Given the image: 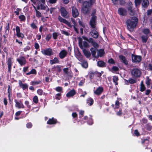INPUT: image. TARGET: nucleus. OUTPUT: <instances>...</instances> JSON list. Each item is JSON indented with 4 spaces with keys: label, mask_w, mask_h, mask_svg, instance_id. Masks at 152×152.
Masks as SVG:
<instances>
[{
    "label": "nucleus",
    "mask_w": 152,
    "mask_h": 152,
    "mask_svg": "<svg viewBox=\"0 0 152 152\" xmlns=\"http://www.w3.org/2000/svg\"><path fill=\"white\" fill-rule=\"evenodd\" d=\"M80 62L81 63H80V64L83 67L86 69L88 67V63L86 61L83 59V61Z\"/></svg>",
    "instance_id": "b1692460"
},
{
    "label": "nucleus",
    "mask_w": 152,
    "mask_h": 152,
    "mask_svg": "<svg viewBox=\"0 0 152 152\" xmlns=\"http://www.w3.org/2000/svg\"><path fill=\"white\" fill-rule=\"evenodd\" d=\"M39 56H35L34 58V61L35 62L37 63L38 62V60L39 59Z\"/></svg>",
    "instance_id": "5fc2aeb1"
},
{
    "label": "nucleus",
    "mask_w": 152,
    "mask_h": 152,
    "mask_svg": "<svg viewBox=\"0 0 152 152\" xmlns=\"http://www.w3.org/2000/svg\"><path fill=\"white\" fill-rule=\"evenodd\" d=\"M96 16H94L92 17L91 19L89 22V24L91 26V28H96Z\"/></svg>",
    "instance_id": "39448f33"
},
{
    "label": "nucleus",
    "mask_w": 152,
    "mask_h": 152,
    "mask_svg": "<svg viewBox=\"0 0 152 152\" xmlns=\"http://www.w3.org/2000/svg\"><path fill=\"white\" fill-rule=\"evenodd\" d=\"M140 91L142 92L145 90V86L143 84L141 83L140 84Z\"/></svg>",
    "instance_id": "4c0bfd02"
},
{
    "label": "nucleus",
    "mask_w": 152,
    "mask_h": 152,
    "mask_svg": "<svg viewBox=\"0 0 152 152\" xmlns=\"http://www.w3.org/2000/svg\"><path fill=\"white\" fill-rule=\"evenodd\" d=\"M142 0H135L134 3L136 6L137 7L140 4Z\"/></svg>",
    "instance_id": "f704fd0d"
},
{
    "label": "nucleus",
    "mask_w": 152,
    "mask_h": 152,
    "mask_svg": "<svg viewBox=\"0 0 152 152\" xmlns=\"http://www.w3.org/2000/svg\"><path fill=\"white\" fill-rule=\"evenodd\" d=\"M51 36L50 34L48 35L46 37V39L47 41H49L50 39Z\"/></svg>",
    "instance_id": "69168bd1"
},
{
    "label": "nucleus",
    "mask_w": 152,
    "mask_h": 152,
    "mask_svg": "<svg viewBox=\"0 0 152 152\" xmlns=\"http://www.w3.org/2000/svg\"><path fill=\"white\" fill-rule=\"evenodd\" d=\"M16 35L18 37L22 38L24 37V35L23 34L20 33V29L18 26H16Z\"/></svg>",
    "instance_id": "dca6fc26"
},
{
    "label": "nucleus",
    "mask_w": 152,
    "mask_h": 152,
    "mask_svg": "<svg viewBox=\"0 0 152 152\" xmlns=\"http://www.w3.org/2000/svg\"><path fill=\"white\" fill-rule=\"evenodd\" d=\"M37 94L39 95H42L43 93V91L42 89H39L37 91Z\"/></svg>",
    "instance_id": "a18cd8bd"
},
{
    "label": "nucleus",
    "mask_w": 152,
    "mask_h": 152,
    "mask_svg": "<svg viewBox=\"0 0 152 152\" xmlns=\"http://www.w3.org/2000/svg\"><path fill=\"white\" fill-rule=\"evenodd\" d=\"M32 124L31 123H28L26 124V127L28 128H30L31 127Z\"/></svg>",
    "instance_id": "e2e57ef3"
},
{
    "label": "nucleus",
    "mask_w": 152,
    "mask_h": 152,
    "mask_svg": "<svg viewBox=\"0 0 152 152\" xmlns=\"http://www.w3.org/2000/svg\"><path fill=\"white\" fill-rule=\"evenodd\" d=\"M31 26L33 29H35L37 28V26L34 23H33L31 24Z\"/></svg>",
    "instance_id": "de8ad7c7"
},
{
    "label": "nucleus",
    "mask_w": 152,
    "mask_h": 152,
    "mask_svg": "<svg viewBox=\"0 0 152 152\" xmlns=\"http://www.w3.org/2000/svg\"><path fill=\"white\" fill-rule=\"evenodd\" d=\"M148 36L143 35L141 37L142 41L143 43H145L147 41Z\"/></svg>",
    "instance_id": "2f4dec72"
},
{
    "label": "nucleus",
    "mask_w": 152,
    "mask_h": 152,
    "mask_svg": "<svg viewBox=\"0 0 152 152\" xmlns=\"http://www.w3.org/2000/svg\"><path fill=\"white\" fill-rule=\"evenodd\" d=\"M53 36L54 39H57L58 36V34L56 32H54L53 34Z\"/></svg>",
    "instance_id": "09e8293b"
},
{
    "label": "nucleus",
    "mask_w": 152,
    "mask_h": 152,
    "mask_svg": "<svg viewBox=\"0 0 152 152\" xmlns=\"http://www.w3.org/2000/svg\"><path fill=\"white\" fill-rule=\"evenodd\" d=\"M149 5V1L148 0H143L142 4V6L145 7H147Z\"/></svg>",
    "instance_id": "bb28decb"
},
{
    "label": "nucleus",
    "mask_w": 152,
    "mask_h": 152,
    "mask_svg": "<svg viewBox=\"0 0 152 152\" xmlns=\"http://www.w3.org/2000/svg\"><path fill=\"white\" fill-rule=\"evenodd\" d=\"M83 45L86 48L89 47V46L88 43L86 41L83 42Z\"/></svg>",
    "instance_id": "c03bdc74"
},
{
    "label": "nucleus",
    "mask_w": 152,
    "mask_h": 152,
    "mask_svg": "<svg viewBox=\"0 0 152 152\" xmlns=\"http://www.w3.org/2000/svg\"><path fill=\"white\" fill-rule=\"evenodd\" d=\"M38 97L37 96H35L33 98V101L35 103L37 104L38 102Z\"/></svg>",
    "instance_id": "79ce46f5"
},
{
    "label": "nucleus",
    "mask_w": 152,
    "mask_h": 152,
    "mask_svg": "<svg viewBox=\"0 0 152 152\" xmlns=\"http://www.w3.org/2000/svg\"><path fill=\"white\" fill-rule=\"evenodd\" d=\"M85 83V80H81L80 82L79 83V85L80 86H83V84L84 83Z\"/></svg>",
    "instance_id": "338daca9"
},
{
    "label": "nucleus",
    "mask_w": 152,
    "mask_h": 152,
    "mask_svg": "<svg viewBox=\"0 0 152 152\" xmlns=\"http://www.w3.org/2000/svg\"><path fill=\"white\" fill-rule=\"evenodd\" d=\"M75 56L80 61H83V56L79 51L75 53Z\"/></svg>",
    "instance_id": "4468645a"
},
{
    "label": "nucleus",
    "mask_w": 152,
    "mask_h": 152,
    "mask_svg": "<svg viewBox=\"0 0 152 152\" xmlns=\"http://www.w3.org/2000/svg\"><path fill=\"white\" fill-rule=\"evenodd\" d=\"M59 62V61L58 60V59L56 57H55L53 59L50 61V63L51 64L58 63Z\"/></svg>",
    "instance_id": "c85d7f7f"
},
{
    "label": "nucleus",
    "mask_w": 152,
    "mask_h": 152,
    "mask_svg": "<svg viewBox=\"0 0 152 152\" xmlns=\"http://www.w3.org/2000/svg\"><path fill=\"white\" fill-rule=\"evenodd\" d=\"M141 59L142 57L140 56L132 54V60L134 62H139Z\"/></svg>",
    "instance_id": "ddd939ff"
},
{
    "label": "nucleus",
    "mask_w": 152,
    "mask_h": 152,
    "mask_svg": "<svg viewBox=\"0 0 152 152\" xmlns=\"http://www.w3.org/2000/svg\"><path fill=\"white\" fill-rule=\"evenodd\" d=\"M119 58L121 60V61L123 62L126 65L128 64V61H127L125 56L123 55H121L119 56Z\"/></svg>",
    "instance_id": "6ab92c4d"
},
{
    "label": "nucleus",
    "mask_w": 152,
    "mask_h": 152,
    "mask_svg": "<svg viewBox=\"0 0 152 152\" xmlns=\"http://www.w3.org/2000/svg\"><path fill=\"white\" fill-rule=\"evenodd\" d=\"M30 49V48L29 46H27L23 49L24 51L26 52L27 51L29 50Z\"/></svg>",
    "instance_id": "6e6d98bb"
},
{
    "label": "nucleus",
    "mask_w": 152,
    "mask_h": 152,
    "mask_svg": "<svg viewBox=\"0 0 152 152\" xmlns=\"http://www.w3.org/2000/svg\"><path fill=\"white\" fill-rule=\"evenodd\" d=\"M41 53L43 54L48 56H50L53 55V52L50 48L44 49L41 51Z\"/></svg>",
    "instance_id": "1a4fd4ad"
},
{
    "label": "nucleus",
    "mask_w": 152,
    "mask_h": 152,
    "mask_svg": "<svg viewBox=\"0 0 152 152\" xmlns=\"http://www.w3.org/2000/svg\"><path fill=\"white\" fill-rule=\"evenodd\" d=\"M92 56L95 58H97V55H96V49L92 48L90 50Z\"/></svg>",
    "instance_id": "c756f323"
},
{
    "label": "nucleus",
    "mask_w": 152,
    "mask_h": 152,
    "mask_svg": "<svg viewBox=\"0 0 152 152\" xmlns=\"http://www.w3.org/2000/svg\"><path fill=\"white\" fill-rule=\"evenodd\" d=\"M17 61L21 66L25 65L26 63V61L24 56H20L17 58Z\"/></svg>",
    "instance_id": "6e6552de"
},
{
    "label": "nucleus",
    "mask_w": 152,
    "mask_h": 152,
    "mask_svg": "<svg viewBox=\"0 0 152 152\" xmlns=\"http://www.w3.org/2000/svg\"><path fill=\"white\" fill-rule=\"evenodd\" d=\"M142 32L144 34L146 35V36H148L150 32V31L148 28H145L143 29Z\"/></svg>",
    "instance_id": "473e14b6"
},
{
    "label": "nucleus",
    "mask_w": 152,
    "mask_h": 152,
    "mask_svg": "<svg viewBox=\"0 0 152 152\" xmlns=\"http://www.w3.org/2000/svg\"><path fill=\"white\" fill-rule=\"evenodd\" d=\"M138 19L135 17H133L128 19L126 22L127 29L130 31L133 30L137 26Z\"/></svg>",
    "instance_id": "f257e3e1"
},
{
    "label": "nucleus",
    "mask_w": 152,
    "mask_h": 152,
    "mask_svg": "<svg viewBox=\"0 0 152 152\" xmlns=\"http://www.w3.org/2000/svg\"><path fill=\"white\" fill-rule=\"evenodd\" d=\"M15 106L16 107L18 108H24V106L22 102H19L16 100H15Z\"/></svg>",
    "instance_id": "aec40b11"
},
{
    "label": "nucleus",
    "mask_w": 152,
    "mask_h": 152,
    "mask_svg": "<svg viewBox=\"0 0 152 152\" xmlns=\"http://www.w3.org/2000/svg\"><path fill=\"white\" fill-rule=\"evenodd\" d=\"M19 84L20 87L22 88L23 90L27 89L28 86L26 84H23L21 80L19 81Z\"/></svg>",
    "instance_id": "412c9836"
},
{
    "label": "nucleus",
    "mask_w": 152,
    "mask_h": 152,
    "mask_svg": "<svg viewBox=\"0 0 152 152\" xmlns=\"http://www.w3.org/2000/svg\"><path fill=\"white\" fill-rule=\"evenodd\" d=\"M39 4H45V0H37Z\"/></svg>",
    "instance_id": "0e129e2a"
},
{
    "label": "nucleus",
    "mask_w": 152,
    "mask_h": 152,
    "mask_svg": "<svg viewBox=\"0 0 152 152\" xmlns=\"http://www.w3.org/2000/svg\"><path fill=\"white\" fill-rule=\"evenodd\" d=\"M87 103L90 105H92L93 103V100L91 98H88L87 101Z\"/></svg>",
    "instance_id": "c9c22d12"
},
{
    "label": "nucleus",
    "mask_w": 152,
    "mask_h": 152,
    "mask_svg": "<svg viewBox=\"0 0 152 152\" xmlns=\"http://www.w3.org/2000/svg\"><path fill=\"white\" fill-rule=\"evenodd\" d=\"M71 20L72 22V23L73 24V25H72L73 26H76L77 25V24L75 20V19H73L72 18H71Z\"/></svg>",
    "instance_id": "864d4df0"
},
{
    "label": "nucleus",
    "mask_w": 152,
    "mask_h": 152,
    "mask_svg": "<svg viewBox=\"0 0 152 152\" xmlns=\"http://www.w3.org/2000/svg\"><path fill=\"white\" fill-rule=\"evenodd\" d=\"M104 53V51L102 49L99 50L97 52V58L103 56Z\"/></svg>",
    "instance_id": "7c9ffc66"
},
{
    "label": "nucleus",
    "mask_w": 152,
    "mask_h": 152,
    "mask_svg": "<svg viewBox=\"0 0 152 152\" xmlns=\"http://www.w3.org/2000/svg\"><path fill=\"white\" fill-rule=\"evenodd\" d=\"M146 128L148 130L150 131L152 129V126L147 124L146 125Z\"/></svg>",
    "instance_id": "3c124183"
},
{
    "label": "nucleus",
    "mask_w": 152,
    "mask_h": 152,
    "mask_svg": "<svg viewBox=\"0 0 152 152\" xmlns=\"http://www.w3.org/2000/svg\"><path fill=\"white\" fill-rule=\"evenodd\" d=\"M90 34L91 36L94 38H98L99 35V33L98 32L97 28H93V29L91 30V31L90 32Z\"/></svg>",
    "instance_id": "423d86ee"
},
{
    "label": "nucleus",
    "mask_w": 152,
    "mask_h": 152,
    "mask_svg": "<svg viewBox=\"0 0 152 152\" xmlns=\"http://www.w3.org/2000/svg\"><path fill=\"white\" fill-rule=\"evenodd\" d=\"M58 19L60 22L66 24L69 27L71 28L72 27V26L70 23L62 18L59 15L58 17Z\"/></svg>",
    "instance_id": "9b49d317"
},
{
    "label": "nucleus",
    "mask_w": 152,
    "mask_h": 152,
    "mask_svg": "<svg viewBox=\"0 0 152 152\" xmlns=\"http://www.w3.org/2000/svg\"><path fill=\"white\" fill-rule=\"evenodd\" d=\"M131 74L133 77L136 78L140 76L141 72L139 69L134 68L132 69Z\"/></svg>",
    "instance_id": "7ed1b4c3"
},
{
    "label": "nucleus",
    "mask_w": 152,
    "mask_h": 152,
    "mask_svg": "<svg viewBox=\"0 0 152 152\" xmlns=\"http://www.w3.org/2000/svg\"><path fill=\"white\" fill-rule=\"evenodd\" d=\"M83 51L85 56L87 58H89L90 57L91 54L89 51L85 49L83 50Z\"/></svg>",
    "instance_id": "393cba45"
},
{
    "label": "nucleus",
    "mask_w": 152,
    "mask_h": 152,
    "mask_svg": "<svg viewBox=\"0 0 152 152\" xmlns=\"http://www.w3.org/2000/svg\"><path fill=\"white\" fill-rule=\"evenodd\" d=\"M97 66L99 67H104L106 66L105 63L102 61H99L97 63Z\"/></svg>",
    "instance_id": "a878e982"
},
{
    "label": "nucleus",
    "mask_w": 152,
    "mask_h": 152,
    "mask_svg": "<svg viewBox=\"0 0 152 152\" xmlns=\"http://www.w3.org/2000/svg\"><path fill=\"white\" fill-rule=\"evenodd\" d=\"M54 68L58 72H60L61 71V67L60 66H55L54 67Z\"/></svg>",
    "instance_id": "58836bf2"
},
{
    "label": "nucleus",
    "mask_w": 152,
    "mask_h": 152,
    "mask_svg": "<svg viewBox=\"0 0 152 152\" xmlns=\"http://www.w3.org/2000/svg\"><path fill=\"white\" fill-rule=\"evenodd\" d=\"M151 80L148 77H147V80L146 81V84L148 87H149L150 86Z\"/></svg>",
    "instance_id": "e433bc0d"
},
{
    "label": "nucleus",
    "mask_w": 152,
    "mask_h": 152,
    "mask_svg": "<svg viewBox=\"0 0 152 152\" xmlns=\"http://www.w3.org/2000/svg\"><path fill=\"white\" fill-rule=\"evenodd\" d=\"M85 39L89 42L91 43L92 45L96 48H97L99 47L98 44L95 42L94 39L92 38H90L89 39L86 38Z\"/></svg>",
    "instance_id": "9d476101"
},
{
    "label": "nucleus",
    "mask_w": 152,
    "mask_h": 152,
    "mask_svg": "<svg viewBox=\"0 0 152 152\" xmlns=\"http://www.w3.org/2000/svg\"><path fill=\"white\" fill-rule=\"evenodd\" d=\"M118 78L117 76H114L113 77V82L115 83V85H118V83L117 82V81L118 80Z\"/></svg>",
    "instance_id": "72a5a7b5"
},
{
    "label": "nucleus",
    "mask_w": 152,
    "mask_h": 152,
    "mask_svg": "<svg viewBox=\"0 0 152 152\" xmlns=\"http://www.w3.org/2000/svg\"><path fill=\"white\" fill-rule=\"evenodd\" d=\"M75 93L76 92L75 90L72 89L66 94V96L68 97H72L74 96Z\"/></svg>",
    "instance_id": "4be33fe9"
},
{
    "label": "nucleus",
    "mask_w": 152,
    "mask_h": 152,
    "mask_svg": "<svg viewBox=\"0 0 152 152\" xmlns=\"http://www.w3.org/2000/svg\"><path fill=\"white\" fill-rule=\"evenodd\" d=\"M62 89V88L61 87H58L56 88V91L58 92H60L61 91Z\"/></svg>",
    "instance_id": "4d7b16f0"
},
{
    "label": "nucleus",
    "mask_w": 152,
    "mask_h": 152,
    "mask_svg": "<svg viewBox=\"0 0 152 152\" xmlns=\"http://www.w3.org/2000/svg\"><path fill=\"white\" fill-rule=\"evenodd\" d=\"M7 64L8 67V71L10 72L11 71V68L12 62V58H9L7 59Z\"/></svg>",
    "instance_id": "f3484780"
},
{
    "label": "nucleus",
    "mask_w": 152,
    "mask_h": 152,
    "mask_svg": "<svg viewBox=\"0 0 152 152\" xmlns=\"http://www.w3.org/2000/svg\"><path fill=\"white\" fill-rule=\"evenodd\" d=\"M88 1H85L83 4V7L82 10L83 13L85 14H88L90 12V7L95 2V0H88Z\"/></svg>",
    "instance_id": "f03ea898"
},
{
    "label": "nucleus",
    "mask_w": 152,
    "mask_h": 152,
    "mask_svg": "<svg viewBox=\"0 0 152 152\" xmlns=\"http://www.w3.org/2000/svg\"><path fill=\"white\" fill-rule=\"evenodd\" d=\"M63 71L66 74H68V68H64L63 69Z\"/></svg>",
    "instance_id": "bf43d9fd"
},
{
    "label": "nucleus",
    "mask_w": 152,
    "mask_h": 152,
    "mask_svg": "<svg viewBox=\"0 0 152 152\" xmlns=\"http://www.w3.org/2000/svg\"><path fill=\"white\" fill-rule=\"evenodd\" d=\"M118 13L121 16H125L127 14V11L125 8L121 7L118 9Z\"/></svg>",
    "instance_id": "0eeeda50"
},
{
    "label": "nucleus",
    "mask_w": 152,
    "mask_h": 152,
    "mask_svg": "<svg viewBox=\"0 0 152 152\" xmlns=\"http://www.w3.org/2000/svg\"><path fill=\"white\" fill-rule=\"evenodd\" d=\"M40 4V9L41 10H45L46 9V6L43 4Z\"/></svg>",
    "instance_id": "8fccbe9b"
},
{
    "label": "nucleus",
    "mask_w": 152,
    "mask_h": 152,
    "mask_svg": "<svg viewBox=\"0 0 152 152\" xmlns=\"http://www.w3.org/2000/svg\"><path fill=\"white\" fill-rule=\"evenodd\" d=\"M72 14L73 17L74 18H77L79 15V13L77 9L76 8L73 6L72 7Z\"/></svg>",
    "instance_id": "f8f14e48"
},
{
    "label": "nucleus",
    "mask_w": 152,
    "mask_h": 152,
    "mask_svg": "<svg viewBox=\"0 0 152 152\" xmlns=\"http://www.w3.org/2000/svg\"><path fill=\"white\" fill-rule=\"evenodd\" d=\"M61 33L62 34H64L66 36H69V35L68 32L65 31L63 30L61 31Z\"/></svg>",
    "instance_id": "774afa93"
},
{
    "label": "nucleus",
    "mask_w": 152,
    "mask_h": 152,
    "mask_svg": "<svg viewBox=\"0 0 152 152\" xmlns=\"http://www.w3.org/2000/svg\"><path fill=\"white\" fill-rule=\"evenodd\" d=\"M112 69L114 71H117L118 70V68L117 66H114L112 68Z\"/></svg>",
    "instance_id": "13d9d810"
},
{
    "label": "nucleus",
    "mask_w": 152,
    "mask_h": 152,
    "mask_svg": "<svg viewBox=\"0 0 152 152\" xmlns=\"http://www.w3.org/2000/svg\"><path fill=\"white\" fill-rule=\"evenodd\" d=\"M25 104L27 106L28 108H31V106L29 105V102L28 101H26Z\"/></svg>",
    "instance_id": "052dcab7"
},
{
    "label": "nucleus",
    "mask_w": 152,
    "mask_h": 152,
    "mask_svg": "<svg viewBox=\"0 0 152 152\" xmlns=\"http://www.w3.org/2000/svg\"><path fill=\"white\" fill-rule=\"evenodd\" d=\"M19 18L21 21H23L25 20L26 18L25 16L23 15H21L19 16Z\"/></svg>",
    "instance_id": "37998d69"
},
{
    "label": "nucleus",
    "mask_w": 152,
    "mask_h": 152,
    "mask_svg": "<svg viewBox=\"0 0 152 152\" xmlns=\"http://www.w3.org/2000/svg\"><path fill=\"white\" fill-rule=\"evenodd\" d=\"M34 47L35 49L37 50L39 48V45L38 43L37 42H35L34 43Z\"/></svg>",
    "instance_id": "680f3d73"
},
{
    "label": "nucleus",
    "mask_w": 152,
    "mask_h": 152,
    "mask_svg": "<svg viewBox=\"0 0 152 152\" xmlns=\"http://www.w3.org/2000/svg\"><path fill=\"white\" fill-rule=\"evenodd\" d=\"M61 15L64 18H67L69 17V14L64 7H62L60 9Z\"/></svg>",
    "instance_id": "20e7f679"
},
{
    "label": "nucleus",
    "mask_w": 152,
    "mask_h": 152,
    "mask_svg": "<svg viewBox=\"0 0 152 152\" xmlns=\"http://www.w3.org/2000/svg\"><path fill=\"white\" fill-rule=\"evenodd\" d=\"M67 52L66 50H61L59 54V56L61 59L65 58L67 55Z\"/></svg>",
    "instance_id": "2eb2a0df"
},
{
    "label": "nucleus",
    "mask_w": 152,
    "mask_h": 152,
    "mask_svg": "<svg viewBox=\"0 0 152 152\" xmlns=\"http://www.w3.org/2000/svg\"><path fill=\"white\" fill-rule=\"evenodd\" d=\"M5 29V33H8L10 29L9 23H7V25L6 26Z\"/></svg>",
    "instance_id": "a19ab883"
},
{
    "label": "nucleus",
    "mask_w": 152,
    "mask_h": 152,
    "mask_svg": "<svg viewBox=\"0 0 152 152\" xmlns=\"http://www.w3.org/2000/svg\"><path fill=\"white\" fill-rule=\"evenodd\" d=\"M33 7L35 11L36 16L38 18H39L41 17L42 16V14L41 13L37 10L36 7L35 6H33Z\"/></svg>",
    "instance_id": "cd10ccee"
},
{
    "label": "nucleus",
    "mask_w": 152,
    "mask_h": 152,
    "mask_svg": "<svg viewBox=\"0 0 152 152\" xmlns=\"http://www.w3.org/2000/svg\"><path fill=\"white\" fill-rule=\"evenodd\" d=\"M108 62L109 63L112 64H114L115 63V61L112 58H111L110 59H109L108 61Z\"/></svg>",
    "instance_id": "603ef678"
},
{
    "label": "nucleus",
    "mask_w": 152,
    "mask_h": 152,
    "mask_svg": "<svg viewBox=\"0 0 152 152\" xmlns=\"http://www.w3.org/2000/svg\"><path fill=\"white\" fill-rule=\"evenodd\" d=\"M103 88L101 87H99L94 92V94L97 95H99L103 91Z\"/></svg>",
    "instance_id": "a211bd4d"
},
{
    "label": "nucleus",
    "mask_w": 152,
    "mask_h": 152,
    "mask_svg": "<svg viewBox=\"0 0 152 152\" xmlns=\"http://www.w3.org/2000/svg\"><path fill=\"white\" fill-rule=\"evenodd\" d=\"M136 81L132 78H130L129 79V82L130 84H134L136 83Z\"/></svg>",
    "instance_id": "49530a36"
},
{
    "label": "nucleus",
    "mask_w": 152,
    "mask_h": 152,
    "mask_svg": "<svg viewBox=\"0 0 152 152\" xmlns=\"http://www.w3.org/2000/svg\"><path fill=\"white\" fill-rule=\"evenodd\" d=\"M57 123V121L53 118L49 119L47 121V124H55Z\"/></svg>",
    "instance_id": "5701e85b"
},
{
    "label": "nucleus",
    "mask_w": 152,
    "mask_h": 152,
    "mask_svg": "<svg viewBox=\"0 0 152 152\" xmlns=\"http://www.w3.org/2000/svg\"><path fill=\"white\" fill-rule=\"evenodd\" d=\"M41 83V81H32L31 82V85H38Z\"/></svg>",
    "instance_id": "ea45409f"
}]
</instances>
